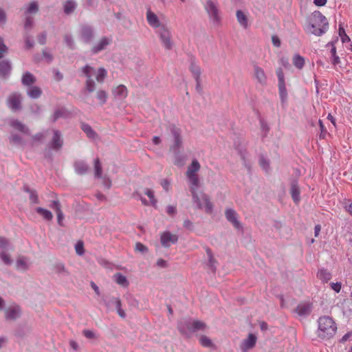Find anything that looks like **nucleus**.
Masks as SVG:
<instances>
[{
    "mask_svg": "<svg viewBox=\"0 0 352 352\" xmlns=\"http://www.w3.org/2000/svg\"><path fill=\"white\" fill-rule=\"evenodd\" d=\"M201 166L197 160H193L191 164L188 166L186 175L189 182L190 191L192 194V200L197 204L200 209H204L207 213L212 212L213 205L211 203L209 197L200 192L197 193V190L200 187L201 183L197 175V172L200 170Z\"/></svg>",
    "mask_w": 352,
    "mask_h": 352,
    "instance_id": "1",
    "label": "nucleus"
},
{
    "mask_svg": "<svg viewBox=\"0 0 352 352\" xmlns=\"http://www.w3.org/2000/svg\"><path fill=\"white\" fill-rule=\"evenodd\" d=\"M82 70L87 78L85 88L89 93H92L96 90L97 86L94 79H96L98 84H102L107 75V70L103 67H100L96 69L89 65H86Z\"/></svg>",
    "mask_w": 352,
    "mask_h": 352,
    "instance_id": "2",
    "label": "nucleus"
},
{
    "mask_svg": "<svg viewBox=\"0 0 352 352\" xmlns=\"http://www.w3.org/2000/svg\"><path fill=\"white\" fill-rule=\"evenodd\" d=\"M328 22L326 17L320 12H314L309 17L305 30L309 33L316 36H320L327 29Z\"/></svg>",
    "mask_w": 352,
    "mask_h": 352,
    "instance_id": "3",
    "label": "nucleus"
},
{
    "mask_svg": "<svg viewBox=\"0 0 352 352\" xmlns=\"http://www.w3.org/2000/svg\"><path fill=\"white\" fill-rule=\"evenodd\" d=\"M337 329L336 324L332 318L322 316L318 320V336L322 338L333 336Z\"/></svg>",
    "mask_w": 352,
    "mask_h": 352,
    "instance_id": "4",
    "label": "nucleus"
},
{
    "mask_svg": "<svg viewBox=\"0 0 352 352\" xmlns=\"http://www.w3.org/2000/svg\"><path fill=\"white\" fill-rule=\"evenodd\" d=\"M162 46L168 50L173 48V43L172 41V34L168 28L162 25L157 31Z\"/></svg>",
    "mask_w": 352,
    "mask_h": 352,
    "instance_id": "5",
    "label": "nucleus"
},
{
    "mask_svg": "<svg viewBox=\"0 0 352 352\" xmlns=\"http://www.w3.org/2000/svg\"><path fill=\"white\" fill-rule=\"evenodd\" d=\"M22 311L19 305L16 303L10 304L4 311L6 320H16L21 315Z\"/></svg>",
    "mask_w": 352,
    "mask_h": 352,
    "instance_id": "6",
    "label": "nucleus"
},
{
    "mask_svg": "<svg viewBox=\"0 0 352 352\" xmlns=\"http://www.w3.org/2000/svg\"><path fill=\"white\" fill-rule=\"evenodd\" d=\"M178 241V236L169 231H165L160 234V242L163 247L169 248L171 245L175 244Z\"/></svg>",
    "mask_w": 352,
    "mask_h": 352,
    "instance_id": "7",
    "label": "nucleus"
},
{
    "mask_svg": "<svg viewBox=\"0 0 352 352\" xmlns=\"http://www.w3.org/2000/svg\"><path fill=\"white\" fill-rule=\"evenodd\" d=\"M206 10L210 16L213 23L217 25L220 22L219 10L215 4L212 1H208L205 6Z\"/></svg>",
    "mask_w": 352,
    "mask_h": 352,
    "instance_id": "8",
    "label": "nucleus"
},
{
    "mask_svg": "<svg viewBox=\"0 0 352 352\" xmlns=\"http://www.w3.org/2000/svg\"><path fill=\"white\" fill-rule=\"evenodd\" d=\"M63 145V139L60 132L58 130L53 131V136L48 144L50 148L54 151H59Z\"/></svg>",
    "mask_w": 352,
    "mask_h": 352,
    "instance_id": "9",
    "label": "nucleus"
},
{
    "mask_svg": "<svg viewBox=\"0 0 352 352\" xmlns=\"http://www.w3.org/2000/svg\"><path fill=\"white\" fill-rule=\"evenodd\" d=\"M7 104L12 111H16L21 108V95L19 93L11 94L8 99Z\"/></svg>",
    "mask_w": 352,
    "mask_h": 352,
    "instance_id": "10",
    "label": "nucleus"
},
{
    "mask_svg": "<svg viewBox=\"0 0 352 352\" xmlns=\"http://www.w3.org/2000/svg\"><path fill=\"white\" fill-rule=\"evenodd\" d=\"M225 216L226 219L230 222L236 229H240L241 224L238 220V214L233 209H226L225 211Z\"/></svg>",
    "mask_w": 352,
    "mask_h": 352,
    "instance_id": "11",
    "label": "nucleus"
},
{
    "mask_svg": "<svg viewBox=\"0 0 352 352\" xmlns=\"http://www.w3.org/2000/svg\"><path fill=\"white\" fill-rule=\"evenodd\" d=\"M257 340L256 336L253 333H250L248 338L241 344L240 348L242 352H248L250 349L254 347Z\"/></svg>",
    "mask_w": 352,
    "mask_h": 352,
    "instance_id": "12",
    "label": "nucleus"
},
{
    "mask_svg": "<svg viewBox=\"0 0 352 352\" xmlns=\"http://www.w3.org/2000/svg\"><path fill=\"white\" fill-rule=\"evenodd\" d=\"M113 97L118 100H124L128 96V89L126 86L119 85L112 89Z\"/></svg>",
    "mask_w": 352,
    "mask_h": 352,
    "instance_id": "13",
    "label": "nucleus"
},
{
    "mask_svg": "<svg viewBox=\"0 0 352 352\" xmlns=\"http://www.w3.org/2000/svg\"><path fill=\"white\" fill-rule=\"evenodd\" d=\"M254 76L258 83L262 85H264L267 82V76L263 68L258 66L257 65H254Z\"/></svg>",
    "mask_w": 352,
    "mask_h": 352,
    "instance_id": "14",
    "label": "nucleus"
},
{
    "mask_svg": "<svg viewBox=\"0 0 352 352\" xmlns=\"http://www.w3.org/2000/svg\"><path fill=\"white\" fill-rule=\"evenodd\" d=\"M146 20L148 25L153 28H160L162 25L160 24L158 16L151 10L146 12Z\"/></svg>",
    "mask_w": 352,
    "mask_h": 352,
    "instance_id": "15",
    "label": "nucleus"
},
{
    "mask_svg": "<svg viewBox=\"0 0 352 352\" xmlns=\"http://www.w3.org/2000/svg\"><path fill=\"white\" fill-rule=\"evenodd\" d=\"M80 34L85 42H89L94 36L93 28L91 26L84 25L81 27Z\"/></svg>",
    "mask_w": 352,
    "mask_h": 352,
    "instance_id": "16",
    "label": "nucleus"
},
{
    "mask_svg": "<svg viewBox=\"0 0 352 352\" xmlns=\"http://www.w3.org/2000/svg\"><path fill=\"white\" fill-rule=\"evenodd\" d=\"M10 125L14 129L17 130L25 135L30 134L28 127L18 120H12L10 122Z\"/></svg>",
    "mask_w": 352,
    "mask_h": 352,
    "instance_id": "17",
    "label": "nucleus"
},
{
    "mask_svg": "<svg viewBox=\"0 0 352 352\" xmlns=\"http://www.w3.org/2000/svg\"><path fill=\"white\" fill-rule=\"evenodd\" d=\"M111 43V39L103 37L92 47V51L94 53H98L102 50H104L109 43Z\"/></svg>",
    "mask_w": 352,
    "mask_h": 352,
    "instance_id": "18",
    "label": "nucleus"
},
{
    "mask_svg": "<svg viewBox=\"0 0 352 352\" xmlns=\"http://www.w3.org/2000/svg\"><path fill=\"white\" fill-rule=\"evenodd\" d=\"M311 311V305L307 302H302L299 304L296 309V312L299 316H306L308 315Z\"/></svg>",
    "mask_w": 352,
    "mask_h": 352,
    "instance_id": "19",
    "label": "nucleus"
},
{
    "mask_svg": "<svg viewBox=\"0 0 352 352\" xmlns=\"http://www.w3.org/2000/svg\"><path fill=\"white\" fill-rule=\"evenodd\" d=\"M188 329L192 332L204 331L206 329V324L201 321L195 320L190 324Z\"/></svg>",
    "mask_w": 352,
    "mask_h": 352,
    "instance_id": "20",
    "label": "nucleus"
},
{
    "mask_svg": "<svg viewBox=\"0 0 352 352\" xmlns=\"http://www.w3.org/2000/svg\"><path fill=\"white\" fill-rule=\"evenodd\" d=\"M22 84L25 86H31L36 82L35 76L31 73L27 72L22 76Z\"/></svg>",
    "mask_w": 352,
    "mask_h": 352,
    "instance_id": "21",
    "label": "nucleus"
},
{
    "mask_svg": "<svg viewBox=\"0 0 352 352\" xmlns=\"http://www.w3.org/2000/svg\"><path fill=\"white\" fill-rule=\"evenodd\" d=\"M51 207L55 210L56 212V214H57V220H58V223L60 225V226H62V221H63V214L61 211V209H60V203L58 200L56 201H54L52 202V204L51 205Z\"/></svg>",
    "mask_w": 352,
    "mask_h": 352,
    "instance_id": "22",
    "label": "nucleus"
},
{
    "mask_svg": "<svg viewBox=\"0 0 352 352\" xmlns=\"http://www.w3.org/2000/svg\"><path fill=\"white\" fill-rule=\"evenodd\" d=\"M27 94L31 98L37 99L41 97L42 94V90L37 86H32L27 91Z\"/></svg>",
    "mask_w": 352,
    "mask_h": 352,
    "instance_id": "23",
    "label": "nucleus"
},
{
    "mask_svg": "<svg viewBox=\"0 0 352 352\" xmlns=\"http://www.w3.org/2000/svg\"><path fill=\"white\" fill-rule=\"evenodd\" d=\"M76 3L74 0H67L63 4L64 12L66 14H70L74 12L76 8Z\"/></svg>",
    "mask_w": 352,
    "mask_h": 352,
    "instance_id": "24",
    "label": "nucleus"
},
{
    "mask_svg": "<svg viewBox=\"0 0 352 352\" xmlns=\"http://www.w3.org/2000/svg\"><path fill=\"white\" fill-rule=\"evenodd\" d=\"M29 263L27 258L24 256H19L16 260V267L18 270L25 271L28 270Z\"/></svg>",
    "mask_w": 352,
    "mask_h": 352,
    "instance_id": "25",
    "label": "nucleus"
},
{
    "mask_svg": "<svg viewBox=\"0 0 352 352\" xmlns=\"http://www.w3.org/2000/svg\"><path fill=\"white\" fill-rule=\"evenodd\" d=\"M190 71L192 74V76L195 81L201 80V69L198 65L195 63H192L190 66Z\"/></svg>",
    "mask_w": 352,
    "mask_h": 352,
    "instance_id": "26",
    "label": "nucleus"
},
{
    "mask_svg": "<svg viewBox=\"0 0 352 352\" xmlns=\"http://www.w3.org/2000/svg\"><path fill=\"white\" fill-rule=\"evenodd\" d=\"M236 15L239 23L243 28H247L248 27L247 16L241 10H237Z\"/></svg>",
    "mask_w": 352,
    "mask_h": 352,
    "instance_id": "27",
    "label": "nucleus"
},
{
    "mask_svg": "<svg viewBox=\"0 0 352 352\" xmlns=\"http://www.w3.org/2000/svg\"><path fill=\"white\" fill-rule=\"evenodd\" d=\"M96 97L100 104H104L108 99V93L102 89L98 90L96 93Z\"/></svg>",
    "mask_w": 352,
    "mask_h": 352,
    "instance_id": "28",
    "label": "nucleus"
},
{
    "mask_svg": "<svg viewBox=\"0 0 352 352\" xmlns=\"http://www.w3.org/2000/svg\"><path fill=\"white\" fill-rule=\"evenodd\" d=\"M113 279L118 283L122 287H126L129 285V281L127 280L126 276L122 275L120 273H116L113 276Z\"/></svg>",
    "mask_w": 352,
    "mask_h": 352,
    "instance_id": "29",
    "label": "nucleus"
},
{
    "mask_svg": "<svg viewBox=\"0 0 352 352\" xmlns=\"http://www.w3.org/2000/svg\"><path fill=\"white\" fill-rule=\"evenodd\" d=\"M317 277L322 282L327 283L331 278V274L327 270L321 269L318 272Z\"/></svg>",
    "mask_w": 352,
    "mask_h": 352,
    "instance_id": "30",
    "label": "nucleus"
},
{
    "mask_svg": "<svg viewBox=\"0 0 352 352\" xmlns=\"http://www.w3.org/2000/svg\"><path fill=\"white\" fill-rule=\"evenodd\" d=\"M11 65L8 61L3 60L0 63V75L6 76L9 74Z\"/></svg>",
    "mask_w": 352,
    "mask_h": 352,
    "instance_id": "31",
    "label": "nucleus"
},
{
    "mask_svg": "<svg viewBox=\"0 0 352 352\" xmlns=\"http://www.w3.org/2000/svg\"><path fill=\"white\" fill-rule=\"evenodd\" d=\"M36 212L45 220L50 221L53 218L52 213L47 209L38 207L36 208Z\"/></svg>",
    "mask_w": 352,
    "mask_h": 352,
    "instance_id": "32",
    "label": "nucleus"
},
{
    "mask_svg": "<svg viewBox=\"0 0 352 352\" xmlns=\"http://www.w3.org/2000/svg\"><path fill=\"white\" fill-rule=\"evenodd\" d=\"M293 65L298 69H301L305 65V59L299 54H295L292 58Z\"/></svg>",
    "mask_w": 352,
    "mask_h": 352,
    "instance_id": "33",
    "label": "nucleus"
},
{
    "mask_svg": "<svg viewBox=\"0 0 352 352\" xmlns=\"http://www.w3.org/2000/svg\"><path fill=\"white\" fill-rule=\"evenodd\" d=\"M75 169L78 174H85L88 170V166L83 162H77L75 163Z\"/></svg>",
    "mask_w": 352,
    "mask_h": 352,
    "instance_id": "34",
    "label": "nucleus"
},
{
    "mask_svg": "<svg viewBox=\"0 0 352 352\" xmlns=\"http://www.w3.org/2000/svg\"><path fill=\"white\" fill-rule=\"evenodd\" d=\"M278 91L282 102H285L287 98V93L285 82L278 83Z\"/></svg>",
    "mask_w": 352,
    "mask_h": 352,
    "instance_id": "35",
    "label": "nucleus"
},
{
    "mask_svg": "<svg viewBox=\"0 0 352 352\" xmlns=\"http://www.w3.org/2000/svg\"><path fill=\"white\" fill-rule=\"evenodd\" d=\"M112 300L115 301V307L117 309V312L118 315L124 318L125 317V312L121 308V300L119 298H112Z\"/></svg>",
    "mask_w": 352,
    "mask_h": 352,
    "instance_id": "36",
    "label": "nucleus"
},
{
    "mask_svg": "<svg viewBox=\"0 0 352 352\" xmlns=\"http://www.w3.org/2000/svg\"><path fill=\"white\" fill-rule=\"evenodd\" d=\"M199 343L204 347H213L214 344L212 340L206 336H201L199 338Z\"/></svg>",
    "mask_w": 352,
    "mask_h": 352,
    "instance_id": "37",
    "label": "nucleus"
},
{
    "mask_svg": "<svg viewBox=\"0 0 352 352\" xmlns=\"http://www.w3.org/2000/svg\"><path fill=\"white\" fill-rule=\"evenodd\" d=\"M82 131L86 133L87 135L90 138H94L96 135V133L92 130L91 126L87 124H82Z\"/></svg>",
    "mask_w": 352,
    "mask_h": 352,
    "instance_id": "38",
    "label": "nucleus"
},
{
    "mask_svg": "<svg viewBox=\"0 0 352 352\" xmlns=\"http://www.w3.org/2000/svg\"><path fill=\"white\" fill-rule=\"evenodd\" d=\"M338 33H339V36H340L342 43H346V42H349L350 41V38L346 34L345 30H344V28L342 27V25H339Z\"/></svg>",
    "mask_w": 352,
    "mask_h": 352,
    "instance_id": "39",
    "label": "nucleus"
},
{
    "mask_svg": "<svg viewBox=\"0 0 352 352\" xmlns=\"http://www.w3.org/2000/svg\"><path fill=\"white\" fill-rule=\"evenodd\" d=\"M95 176L100 177L102 175V166L98 158L94 160Z\"/></svg>",
    "mask_w": 352,
    "mask_h": 352,
    "instance_id": "40",
    "label": "nucleus"
},
{
    "mask_svg": "<svg viewBox=\"0 0 352 352\" xmlns=\"http://www.w3.org/2000/svg\"><path fill=\"white\" fill-rule=\"evenodd\" d=\"M38 10V6L37 3L36 1H32L28 5L25 14L36 13Z\"/></svg>",
    "mask_w": 352,
    "mask_h": 352,
    "instance_id": "41",
    "label": "nucleus"
},
{
    "mask_svg": "<svg viewBox=\"0 0 352 352\" xmlns=\"http://www.w3.org/2000/svg\"><path fill=\"white\" fill-rule=\"evenodd\" d=\"M144 194L148 197V198L150 199L149 204L153 206H155L156 204L157 201L155 199L153 191L150 188H146L144 190Z\"/></svg>",
    "mask_w": 352,
    "mask_h": 352,
    "instance_id": "42",
    "label": "nucleus"
},
{
    "mask_svg": "<svg viewBox=\"0 0 352 352\" xmlns=\"http://www.w3.org/2000/svg\"><path fill=\"white\" fill-rule=\"evenodd\" d=\"M291 194L294 201L297 202L299 201L300 191L296 185H292L291 188Z\"/></svg>",
    "mask_w": 352,
    "mask_h": 352,
    "instance_id": "43",
    "label": "nucleus"
},
{
    "mask_svg": "<svg viewBox=\"0 0 352 352\" xmlns=\"http://www.w3.org/2000/svg\"><path fill=\"white\" fill-rule=\"evenodd\" d=\"M0 257L2 260V261L6 265H10L12 263V260L10 258V256L8 254L6 253L5 252H0Z\"/></svg>",
    "mask_w": 352,
    "mask_h": 352,
    "instance_id": "44",
    "label": "nucleus"
},
{
    "mask_svg": "<svg viewBox=\"0 0 352 352\" xmlns=\"http://www.w3.org/2000/svg\"><path fill=\"white\" fill-rule=\"evenodd\" d=\"M8 52V47L4 44L3 40L0 37V59Z\"/></svg>",
    "mask_w": 352,
    "mask_h": 352,
    "instance_id": "45",
    "label": "nucleus"
},
{
    "mask_svg": "<svg viewBox=\"0 0 352 352\" xmlns=\"http://www.w3.org/2000/svg\"><path fill=\"white\" fill-rule=\"evenodd\" d=\"M10 141L14 144H22V138L16 134H12L10 137Z\"/></svg>",
    "mask_w": 352,
    "mask_h": 352,
    "instance_id": "46",
    "label": "nucleus"
},
{
    "mask_svg": "<svg viewBox=\"0 0 352 352\" xmlns=\"http://www.w3.org/2000/svg\"><path fill=\"white\" fill-rule=\"evenodd\" d=\"M182 144V138L181 135L174 138L173 145L171 146L173 149L179 148Z\"/></svg>",
    "mask_w": 352,
    "mask_h": 352,
    "instance_id": "47",
    "label": "nucleus"
},
{
    "mask_svg": "<svg viewBox=\"0 0 352 352\" xmlns=\"http://www.w3.org/2000/svg\"><path fill=\"white\" fill-rule=\"evenodd\" d=\"M75 249L77 254L82 255L84 254V245L82 241H78L76 245Z\"/></svg>",
    "mask_w": 352,
    "mask_h": 352,
    "instance_id": "48",
    "label": "nucleus"
},
{
    "mask_svg": "<svg viewBox=\"0 0 352 352\" xmlns=\"http://www.w3.org/2000/svg\"><path fill=\"white\" fill-rule=\"evenodd\" d=\"M135 250L137 251V252H140L144 253V252H147L148 248L144 245H143L142 243H137L135 244Z\"/></svg>",
    "mask_w": 352,
    "mask_h": 352,
    "instance_id": "49",
    "label": "nucleus"
},
{
    "mask_svg": "<svg viewBox=\"0 0 352 352\" xmlns=\"http://www.w3.org/2000/svg\"><path fill=\"white\" fill-rule=\"evenodd\" d=\"M64 41L67 47H69V48H73L74 41L69 35H65Z\"/></svg>",
    "mask_w": 352,
    "mask_h": 352,
    "instance_id": "50",
    "label": "nucleus"
},
{
    "mask_svg": "<svg viewBox=\"0 0 352 352\" xmlns=\"http://www.w3.org/2000/svg\"><path fill=\"white\" fill-rule=\"evenodd\" d=\"M170 131L173 138H175L176 137L181 135L180 129L175 126H171L170 128Z\"/></svg>",
    "mask_w": 352,
    "mask_h": 352,
    "instance_id": "51",
    "label": "nucleus"
},
{
    "mask_svg": "<svg viewBox=\"0 0 352 352\" xmlns=\"http://www.w3.org/2000/svg\"><path fill=\"white\" fill-rule=\"evenodd\" d=\"M82 333L87 338H89V339L96 338V336L94 332L91 330L85 329V330H83Z\"/></svg>",
    "mask_w": 352,
    "mask_h": 352,
    "instance_id": "52",
    "label": "nucleus"
},
{
    "mask_svg": "<svg viewBox=\"0 0 352 352\" xmlns=\"http://www.w3.org/2000/svg\"><path fill=\"white\" fill-rule=\"evenodd\" d=\"M331 287L336 292L339 293L340 292L341 287H342L341 283H338H338H331Z\"/></svg>",
    "mask_w": 352,
    "mask_h": 352,
    "instance_id": "53",
    "label": "nucleus"
},
{
    "mask_svg": "<svg viewBox=\"0 0 352 352\" xmlns=\"http://www.w3.org/2000/svg\"><path fill=\"white\" fill-rule=\"evenodd\" d=\"M206 253L208 256L209 263L212 267L214 263H215V260L213 258L212 251L209 248H208L206 250Z\"/></svg>",
    "mask_w": 352,
    "mask_h": 352,
    "instance_id": "54",
    "label": "nucleus"
},
{
    "mask_svg": "<svg viewBox=\"0 0 352 352\" xmlns=\"http://www.w3.org/2000/svg\"><path fill=\"white\" fill-rule=\"evenodd\" d=\"M8 244V241L6 239L2 237L0 238V248L6 249Z\"/></svg>",
    "mask_w": 352,
    "mask_h": 352,
    "instance_id": "55",
    "label": "nucleus"
},
{
    "mask_svg": "<svg viewBox=\"0 0 352 352\" xmlns=\"http://www.w3.org/2000/svg\"><path fill=\"white\" fill-rule=\"evenodd\" d=\"M33 23V19L30 16H26L25 22V28L26 29L32 27Z\"/></svg>",
    "mask_w": 352,
    "mask_h": 352,
    "instance_id": "56",
    "label": "nucleus"
},
{
    "mask_svg": "<svg viewBox=\"0 0 352 352\" xmlns=\"http://www.w3.org/2000/svg\"><path fill=\"white\" fill-rule=\"evenodd\" d=\"M276 74H277L278 79V83L279 82H285L284 75H283V71L280 69L277 70Z\"/></svg>",
    "mask_w": 352,
    "mask_h": 352,
    "instance_id": "57",
    "label": "nucleus"
},
{
    "mask_svg": "<svg viewBox=\"0 0 352 352\" xmlns=\"http://www.w3.org/2000/svg\"><path fill=\"white\" fill-rule=\"evenodd\" d=\"M272 43L276 47H280V41L279 38L277 36H272Z\"/></svg>",
    "mask_w": 352,
    "mask_h": 352,
    "instance_id": "58",
    "label": "nucleus"
},
{
    "mask_svg": "<svg viewBox=\"0 0 352 352\" xmlns=\"http://www.w3.org/2000/svg\"><path fill=\"white\" fill-rule=\"evenodd\" d=\"M6 21V15L5 12L0 8V23H5Z\"/></svg>",
    "mask_w": 352,
    "mask_h": 352,
    "instance_id": "59",
    "label": "nucleus"
},
{
    "mask_svg": "<svg viewBox=\"0 0 352 352\" xmlns=\"http://www.w3.org/2000/svg\"><path fill=\"white\" fill-rule=\"evenodd\" d=\"M167 212L170 215H173L176 212V208L173 206H168L167 208Z\"/></svg>",
    "mask_w": 352,
    "mask_h": 352,
    "instance_id": "60",
    "label": "nucleus"
},
{
    "mask_svg": "<svg viewBox=\"0 0 352 352\" xmlns=\"http://www.w3.org/2000/svg\"><path fill=\"white\" fill-rule=\"evenodd\" d=\"M38 41L40 44L43 45L45 43L46 41V35L45 34H42L38 36Z\"/></svg>",
    "mask_w": 352,
    "mask_h": 352,
    "instance_id": "61",
    "label": "nucleus"
},
{
    "mask_svg": "<svg viewBox=\"0 0 352 352\" xmlns=\"http://www.w3.org/2000/svg\"><path fill=\"white\" fill-rule=\"evenodd\" d=\"M331 61L333 65H336L340 63V58L337 55L332 56Z\"/></svg>",
    "mask_w": 352,
    "mask_h": 352,
    "instance_id": "62",
    "label": "nucleus"
},
{
    "mask_svg": "<svg viewBox=\"0 0 352 352\" xmlns=\"http://www.w3.org/2000/svg\"><path fill=\"white\" fill-rule=\"evenodd\" d=\"M327 0H314V3L317 6H323L327 3Z\"/></svg>",
    "mask_w": 352,
    "mask_h": 352,
    "instance_id": "63",
    "label": "nucleus"
},
{
    "mask_svg": "<svg viewBox=\"0 0 352 352\" xmlns=\"http://www.w3.org/2000/svg\"><path fill=\"white\" fill-rule=\"evenodd\" d=\"M344 208L352 216V201L349 205H345Z\"/></svg>",
    "mask_w": 352,
    "mask_h": 352,
    "instance_id": "64",
    "label": "nucleus"
}]
</instances>
